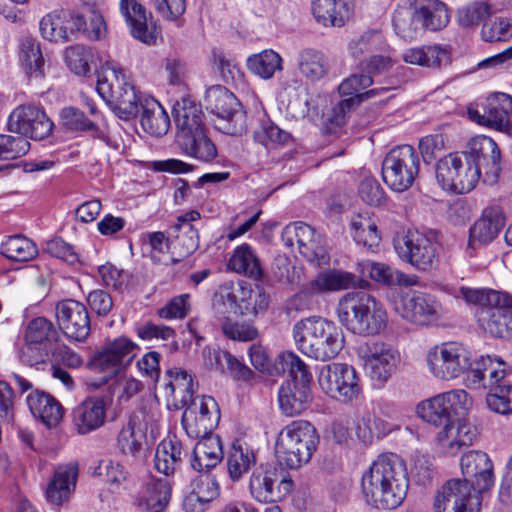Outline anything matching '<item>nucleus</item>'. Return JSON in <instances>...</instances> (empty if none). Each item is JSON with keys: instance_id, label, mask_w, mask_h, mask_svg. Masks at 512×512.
Instances as JSON below:
<instances>
[{"instance_id": "1", "label": "nucleus", "mask_w": 512, "mask_h": 512, "mask_svg": "<svg viewBox=\"0 0 512 512\" xmlns=\"http://www.w3.org/2000/svg\"><path fill=\"white\" fill-rule=\"evenodd\" d=\"M408 487L406 467L393 453L379 455L361 478L365 501L377 509L399 507L407 495Z\"/></svg>"}, {"instance_id": "2", "label": "nucleus", "mask_w": 512, "mask_h": 512, "mask_svg": "<svg viewBox=\"0 0 512 512\" xmlns=\"http://www.w3.org/2000/svg\"><path fill=\"white\" fill-rule=\"evenodd\" d=\"M336 315L347 331L361 337L378 336L388 325V314L383 304L365 291L343 294L338 299Z\"/></svg>"}, {"instance_id": "3", "label": "nucleus", "mask_w": 512, "mask_h": 512, "mask_svg": "<svg viewBox=\"0 0 512 512\" xmlns=\"http://www.w3.org/2000/svg\"><path fill=\"white\" fill-rule=\"evenodd\" d=\"M460 293L467 303L477 306L480 328L493 337L512 338V296L493 289L462 287Z\"/></svg>"}, {"instance_id": "4", "label": "nucleus", "mask_w": 512, "mask_h": 512, "mask_svg": "<svg viewBox=\"0 0 512 512\" xmlns=\"http://www.w3.org/2000/svg\"><path fill=\"white\" fill-rule=\"evenodd\" d=\"M293 338L302 354L319 361L335 358L345 343L342 329L334 322L318 316L296 322Z\"/></svg>"}, {"instance_id": "5", "label": "nucleus", "mask_w": 512, "mask_h": 512, "mask_svg": "<svg viewBox=\"0 0 512 512\" xmlns=\"http://www.w3.org/2000/svg\"><path fill=\"white\" fill-rule=\"evenodd\" d=\"M252 291L232 284L221 285L214 294L212 307L215 316L222 321L223 334L237 341H252L257 338L258 330L250 323L233 322L230 315L239 316L257 314L258 308L252 304Z\"/></svg>"}, {"instance_id": "6", "label": "nucleus", "mask_w": 512, "mask_h": 512, "mask_svg": "<svg viewBox=\"0 0 512 512\" xmlns=\"http://www.w3.org/2000/svg\"><path fill=\"white\" fill-rule=\"evenodd\" d=\"M449 21L447 6L440 0H408L396 7L392 17L395 32L405 40L414 39L421 29L439 31Z\"/></svg>"}, {"instance_id": "7", "label": "nucleus", "mask_w": 512, "mask_h": 512, "mask_svg": "<svg viewBox=\"0 0 512 512\" xmlns=\"http://www.w3.org/2000/svg\"><path fill=\"white\" fill-rule=\"evenodd\" d=\"M510 373L506 363L497 356H481L467 376V385L471 388L488 389L486 396L488 407L500 414L512 413V385L501 381Z\"/></svg>"}, {"instance_id": "8", "label": "nucleus", "mask_w": 512, "mask_h": 512, "mask_svg": "<svg viewBox=\"0 0 512 512\" xmlns=\"http://www.w3.org/2000/svg\"><path fill=\"white\" fill-rule=\"evenodd\" d=\"M278 360L283 370H288L290 379L283 384L278 393L280 410L289 417L301 414L310 406L312 375L307 365L294 352H282Z\"/></svg>"}, {"instance_id": "9", "label": "nucleus", "mask_w": 512, "mask_h": 512, "mask_svg": "<svg viewBox=\"0 0 512 512\" xmlns=\"http://www.w3.org/2000/svg\"><path fill=\"white\" fill-rule=\"evenodd\" d=\"M96 90L120 119L127 121L138 115L137 101L142 94L128 81L125 71L117 63L106 62L103 65Z\"/></svg>"}, {"instance_id": "10", "label": "nucleus", "mask_w": 512, "mask_h": 512, "mask_svg": "<svg viewBox=\"0 0 512 512\" xmlns=\"http://www.w3.org/2000/svg\"><path fill=\"white\" fill-rule=\"evenodd\" d=\"M320 441L316 428L306 420H294L278 434L275 452L279 462L289 469L308 463Z\"/></svg>"}, {"instance_id": "11", "label": "nucleus", "mask_w": 512, "mask_h": 512, "mask_svg": "<svg viewBox=\"0 0 512 512\" xmlns=\"http://www.w3.org/2000/svg\"><path fill=\"white\" fill-rule=\"evenodd\" d=\"M425 361L433 377L451 381L469 371L472 366V353L461 342L447 341L432 346L426 353Z\"/></svg>"}, {"instance_id": "12", "label": "nucleus", "mask_w": 512, "mask_h": 512, "mask_svg": "<svg viewBox=\"0 0 512 512\" xmlns=\"http://www.w3.org/2000/svg\"><path fill=\"white\" fill-rule=\"evenodd\" d=\"M472 406V397L464 389H454L420 402L416 412L423 421L441 428L454 422L452 412L464 414Z\"/></svg>"}, {"instance_id": "13", "label": "nucleus", "mask_w": 512, "mask_h": 512, "mask_svg": "<svg viewBox=\"0 0 512 512\" xmlns=\"http://www.w3.org/2000/svg\"><path fill=\"white\" fill-rule=\"evenodd\" d=\"M418 172V155L410 145L393 148L383 160L382 177L393 192L408 190L415 181Z\"/></svg>"}, {"instance_id": "14", "label": "nucleus", "mask_w": 512, "mask_h": 512, "mask_svg": "<svg viewBox=\"0 0 512 512\" xmlns=\"http://www.w3.org/2000/svg\"><path fill=\"white\" fill-rule=\"evenodd\" d=\"M440 245L433 234H424L418 230L394 239V249L399 258L421 271H427L438 262Z\"/></svg>"}, {"instance_id": "15", "label": "nucleus", "mask_w": 512, "mask_h": 512, "mask_svg": "<svg viewBox=\"0 0 512 512\" xmlns=\"http://www.w3.org/2000/svg\"><path fill=\"white\" fill-rule=\"evenodd\" d=\"M318 383L328 396L342 402L356 401L362 394V385L356 369L346 363H331L323 366Z\"/></svg>"}, {"instance_id": "16", "label": "nucleus", "mask_w": 512, "mask_h": 512, "mask_svg": "<svg viewBox=\"0 0 512 512\" xmlns=\"http://www.w3.org/2000/svg\"><path fill=\"white\" fill-rule=\"evenodd\" d=\"M364 369L372 382L383 387L399 368L402 357L399 349L385 341H372L362 354Z\"/></svg>"}, {"instance_id": "17", "label": "nucleus", "mask_w": 512, "mask_h": 512, "mask_svg": "<svg viewBox=\"0 0 512 512\" xmlns=\"http://www.w3.org/2000/svg\"><path fill=\"white\" fill-rule=\"evenodd\" d=\"M511 114L512 96L501 92L493 93L483 102L467 109L471 121L505 134H510L512 130Z\"/></svg>"}, {"instance_id": "18", "label": "nucleus", "mask_w": 512, "mask_h": 512, "mask_svg": "<svg viewBox=\"0 0 512 512\" xmlns=\"http://www.w3.org/2000/svg\"><path fill=\"white\" fill-rule=\"evenodd\" d=\"M294 488L291 478L282 476L277 469L260 465L249 477L251 497L262 504L276 503L285 499Z\"/></svg>"}, {"instance_id": "19", "label": "nucleus", "mask_w": 512, "mask_h": 512, "mask_svg": "<svg viewBox=\"0 0 512 512\" xmlns=\"http://www.w3.org/2000/svg\"><path fill=\"white\" fill-rule=\"evenodd\" d=\"M282 240L288 247L297 244L299 253L315 266L329 264V254L322 235L314 228L303 222H295L287 225L282 232Z\"/></svg>"}, {"instance_id": "20", "label": "nucleus", "mask_w": 512, "mask_h": 512, "mask_svg": "<svg viewBox=\"0 0 512 512\" xmlns=\"http://www.w3.org/2000/svg\"><path fill=\"white\" fill-rule=\"evenodd\" d=\"M394 310L402 319L426 326L440 318L441 304L430 294L410 291L399 295L394 302Z\"/></svg>"}, {"instance_id": "21", "label": "nucleus", "mask_w": 512, "mask_h": 512, "mask_svg": "<svg viewBox=\"0 0 512 512\" xmlns=\"http://www.w3.org/2000/svg\"><path fill=\"white\" fill-rule=\"evenodd\" d=\"M467 164L477 166L484 172V182L494 183L501 171V152L497 143L489 136L476 135L466 143L462 152Z\"/></svg>"}, {"instance_id": "22", "label": "nucleus", "mask_w": 512, "mask_h": 512, "mask_svg": "<svg viewBox=\"0 0 512 512\" xmlns=\"http://www.w3.org/2000/svg\"><path fill=\"white\" fill-rule=\"evenodd\" d=\"M481 496L461 479L448 480L434 499L435 512H479Z\"/></svg>"}, {"instance_id": "23", "label": "nucleus", "mask_w": 512, "mask_h": 512, "mask_svg": "<svg viewBox=\"0 0 512 512\" xmlns=\"http://www.w3.org/2000/svg\"><path fill=\"white\" fill-rule=\"evenodd\" d=\"M56 321L65 337L71 341H85L91 331V321L86 306L74 299L57 303Z\"/></svg>"}, {"instance_id": "24", "label": "nucleus", "mask_w": 512, "mask_h": 512, "mask_svg": "<svg viewBox=\"0 0 512 512\" xmlns=\"http://www.w3.org/2000/svg\"><path fill=\"white\" fill-rule=\"evenodd\" d=\"M7 125L11 132L34 140L48 137L53 130V122L46 113L32 105H22L14 109L8 118Z\"/></svg>"}, {"instance_id": "25", "label": "nucleus", "mask_w": 512, "mask_h": 512, "mask_svg": "<svg viewBox=\"0 0 512 512\" xmlns=\"http://www.w3.org/2000/svg\"><path fill=\"white\" fill-rule=\"evenodd\" d=\"M460 468L464 476L462 481L468 483L478 495L494 486L493 463L485 452L471 450L463 454Z\"/></svg>"}, {"instance_id": "26", "label": "nucleus", "mask_w": 512, "mask_h": 512, "mask_svg": "<svg viewBox=\"0 0 512 512\" xmlns=\"http://www.w3.org/2000/svg\"><path fill=\"white\" fill-rule=\"evenodd\" d=\"M139 346L125 336L108 340L103 348L91 359L90 366L97 371H116L120 366L130 364L139 351Z\"/></svg>"}, {"instance_id": "27", "label": "nucleus", "mask_w": 512, "mask_h": 512, "mask_svg": "<svg viewBox=\"0 0 512 512\" xmlns=\"http://www.w3.org/2000/svg\"><path fill=\"white\" fill-rule=\"evenodd\" d=\"M111 400L105 396L87 397L72 410V424L80 435L101 428L106 421Z\"/></svg>"}, {"instance_id": "28", "label": "nucleus", "mask_w": 512, "mask_h": 512, "mask_svg": "<svg viewBox=\"0 0 512 512\" xmlns=\"http://www.w3.org/2000/svg\"><path fill=\"white\" fill-rule=\"evenodd\" d=\"M171 489L167 478L148 475L134 496V504L143 512H163L169 505Z\"/></svg>"}, {"instance_id": "29", "label": "nucleus", "mask_w": 512, "mask_h": 512, "mask_svg": "<svg viewBox=\"0 0 512 512\" xmlns=\"http://www.w3.org/2000/svg\"><path fill=\"white\" fill-rule=\"evenodd\" d=\"M358 284L357 276L351 272L339 269H326L307 282L302 290L294 296L293 301L307 296L347 290L356 287Z\"/></svg>"}, {"instance_id": "30", "label": "nucleus", "mask_w": 512, "mask_h": 512, "mask_svg": "<svg viewBox=\"0 0 512 512\" xmlns=\"http://www.w3.org/2000/svg\"><path fill=\"white\" fill-rule=\"evenodd\" d=\"M159 389L166 398L167 405L181 409L190 404L193 398V378L180 367H172L164 373Z\"/></svg>"}, {"instance_id": "31", "label": "nucleus", "mask_w": 512, "mask_h": 512, "mask_svg": "<svg viewBox=\"0 0 512 512\" xmlns=\"http://www.w3.org/2000/svg\"><path fill=\"white\" fill-rule=\"evenodd\" d=\"M119 8L133 38L148 45L156 42V24L151 16L148 18L141 3L137 0H121Z\"/></svg>"}, {"instance_id": "32", "label": "nucleus", "mask_w": 512, "mask_h": 512, "mask_svg": "<svg viewBox=\"0 0 512 512\" xmlns=\"http://www.w3.org/2000/svg\"><path fill=\"white\" fill-rule=\"evenodd\" d=\"M356 271L383 286H415L419 283L416 275L405 274L384 262L363 259L356 263Z\"/></svg>"}, {"instance_id": "33", "label": "nucleus", "mask_w": 512, "mask_h": 512, "mask_svg": "<svg viewBox=\"0 0 512 512\" xmlns=\"http://www.w3.org/2000/svg\"><path fill=\"white\" fill-rule=\"evenodd\" d=\"M506 217L502 208L491 205L483 209L480 218L469 229L470 247L484 245L493 241L504 228Z\"/></svg>"}, {"instance_id": "34", "label": "nucleus", "mask_w": 512, "mask_h": 512, "mask_svg": "<svg viewBox=\"0 0 512 512\" xmlns=\"http://www.w3.org/2000/svg\"><path fill=\"white\" fill-rule=\"evenodd\" d=\"M77 479V464L68 463L58 466L46 487V500L55 506L67 504L75 491Z\"/></svg>"}, {"instance_id": "35", "label": "nucleus", "mask_w": 512, "mask_h": 512, "mask_svg": "<svg viewBox=\"0 0 512 512\" xmlns=\"http://www.w3.org/2000/svg\"><path fill=\"white\" fill-rule=\"evenodd\" d=\"M474 438L470 426L454 421L441 427L435 437V447L442 455L454 456L463 447L471 445Z\"/></svg>"}, {"instance_id": "36", "label": "nucleus", "mask_w": 512, "mask_h": 512, "mask_svg": "<svg viewBox=\"0 0 512 512\" xmlns=\"http://www.w3.org/2000/svg\"><path fill=\"white\" fill-rule=\"evenodd\" d=\"M73 13L65 10H53L45 14L39 22L41 36L55 43H66L74 36Z\"/></svg>"}, {"instance_id": "37", "label": "nucleus", "mask_w": 512, "mask_h": 512, "mask_svg": "<svg viewBox=\"0 0 512 512\" xmlns=\"http://www.w3.org/2000/svg\"><path fill=\"white\" fill-rule=\"evenodd\" d=\"M137 102L144 131L156 137L165 135L170 127V119L162 105L155 98L145 95Z\"/></svg>"}, {"instance_id": "38", "label": "nucleus", "mask_w": 512, "mask_h": 512, "mask_svg": "<svg viewBox=\"0 0 512 512\" xmlns=\"http://www.w3.org/2000/svg\"><path fill=\"white\" fill-rule=\"evenodd\" d=\"M26 402L33 416L48 428L56 427L60 423L63 407L53 396L35 390L27 396Z\"/></svg>"}, {"instance_id": "39", "label": "nucleus", "mask_w": 512, "mask_h": 512, "mask_svg": "<svg viewBox=\"0 0 512 512\" xmlns=\"http://www.w3.org/2000/svg\"><path fill=\"white\" fill-rule=\"evenodd\" d=\"M172 115L177 127L176 136H185L203 128L200 105L190 96H183L175 101Z\"/></svg>"}, {"instance_id": "40", "label": "nucleus", "mask_w": 512, "mask_h": 512, "mask_svg": "<svg viewBox=\"0 0 512 512\" xmlns=\"http://www.w3.org/2000/svg\"><path fill=\"white\" fill-rule=\"evenodd\" d=\"M176 141L185 155L203 163H210L217 157V148L203 128L185 136H176Z\"/></svg>"}, {"instance_id": "41", "label": "nucleus", "mask_w": 512, "mask_h": 512, "mask_svg": "<svg viewBox=\"0 0 512 512\" xmlns=\"http://www.w3.org/2000/svg\"><path fill=\"white\" fill-rule=\"evenodd\" d=\"M298 73L308 82H318L324 79L330 70L326 55L314 48H304L296 56Z\"/></svg>"}, {"instance_id": "42", "label": "nucleus", "mask_w": 512, "mask_h": 512, "mask_svg": "<svg viewBox=\"0 0 512 512\" xmlns=\"http://www.w3.org/2000/svg\"><path fill=\"white\" fill-rule=\"evenodd\" d=\"M223 458L220 437L211 434L200 438L192 452L191 466L196 471L214 468Z\"/></svg>"}, {"instance_id": "43", "label": "nucleus", "mask_w": 512, "mask_h": 512, "mask_svg": "<svg viewBox=\"0 0 512 512\" xmlns=\"http://www.w3.org/2000/svg\"><path fill=\"white\" fill-rule=\"evenodd\" d=\"M312 13L323 26L341 27L350 16V0H313Z\"/></svg>"}, {"instance_id": "44", "label": "nucleus", "mask_w": 512, "mask_h": 512, "mask_svg": "<svg viewBox=\"0 0 512 512\" xmlns=\"http://www.w3.org/2000/svg\"><path fill=\"white\" fill-rule=\"evenodd\" d=\"M227 266L230 270L255 280L263 276L261 260L256 250L247 243L233 250Z\"/></svg>"}, {"instance_id": "45", "label": "nucleus", "mask_w": 512, "mask_h": 512, "mask_svg": "<svg viewBox=\"0 0 512 512\" xmlns=\"http://www.w3.org/2000/svg\"><path fill=\"white\" fill-rule=\"evenodd\" d=\"M372 84L373 78L365 72L360 71L359 73L352 74L348 78L344 79L340 83L338 91L341 96L356 98L357 104H359L363 100L381 96L391 90L390 87H381L364 91Z\"/></svg>"}, {"instance_id": "46", "label": "nucleus", "mask_w": 512, "mask_h": 512, "mask_svg": "<svg viewBox=\"0 0 512 512\" xmlns=\"http://www.w3.org/2000/svg\"><path fill=\"white\" fill-rule=\"evenodd\" d=\"M60 120L65 130L89 132L92 137L109 145L110 139L107 133L97 125L95 120L87 118L81 110L74 107H65L60 112Z\"/></svg>"}, {"instance_id": "47", "label": "nucleus", "mask_w": 512, "mask_h": 512, "mask_svg": "<svg viewBox=\"0 0 512 512\" xmlns=\"http://www.w3.org/2000/svg\"><path fill=\"white\" fill-rule=\"evenodd\" d=\"M19 63L27 75L35 78L44 76L45 60L40 43L33 37H23L19 43Z\"/></svg>"}, {"instance_id": "48", "label": "nucleus", "mask_w": 512, "mask_h": 512, "mask_svg": "<svg viewBox=\"0 0 512 512\" xmlns=\"http://www.w3.org/2000/svg\"><path fill=\"white\" fill-rule=\"evenodd\" d=\"M182 455V443L176 437L165 438L156 448L154 467L158 472L169 476L181 463Z\"/></svg>"}, {"instance_id": "49", "label": "nucleus", "mask_w": 512, "mask_h": 512, "mask_svg": "<svg viewBox=\"0 0 512 512\" xmlns=\"http://www.w3.org/2000/svg\"><path fill=\"white\" fill-rule=\"evenodd\" d=\"M403 60L413 65L437 68L449 62L450 54L439 45H426L406 50L403 54Z\"/></svg>"}, {"instance_id": "50", "label": "nucleus", "mask_w": 512, "mask_h": 512, "mask_svg": "<svg viewBox=\"0 0 512 512\" xmlns=\"http://www.w3.org/2000/svg\"><path fill=\"white\" fill-rule=\"evenodd\" d=\"M204 105L208 111L216 115L219 120L227 117L240 103L232 92L221 85H214L206 90Z\"/></svg>"}, {"instance_id": "51", "label": "nucleus", "mask_w": 512, "mask_h": 512, "mask_svg": "<svg viewBox=\"0 0 512 512\" xmlns=\"http://www.w3.org/2000/svg\"><path fill=\"white\" fill-rule=\"evenodd\" d=\"M248 70L263 80L271 79L283 70V58L273 49H265L250 55L246 60Z\"/></svg>"}, {"instance_id": "52", "label": "nucleus", "mask_w": 512, "mask_h": 512, "mask_svg": "<svg viewBox=\"0 0 512 512\" xmlns=\"http://www.w3.org/2000/svg\"><path fill=\"white\" fill-rule=\"evenodd\" d=\"M256 463L252 449L236 441L227 456V471L232 481H239Z\"/></svg>"}, {"instance_id": "53", "label": "nucleus", "mask_w": 512, "mask_h": 512, "mask_svg": "<svg viewBox=\"0 0 512 512\" xmlns=\"http://www.w3.org/2000/svg\"><path fill=\"white\" fill-rule=\"evenodd\" d=\"M352 237L357 244L374 251L378 247L381 236L376 222L367 214L354 216L350 223Z\"/></svg>"}, {"instance_id": "54", "label": "nucleus", "mask_w": 512, "mask_h": 512, "mask_svg": "<svg viewBox=\"0 0 512 512\" xmlns=\"http://www.w3.org/2000/svg\"><path fill=\"white\" fill-rule=\"evenodd\" d=\"M59 340V333L53 323L44 318L37 317L32 319L25 330V341L31 344L42 345L54 349Z\"/></svg>"}, {"instance_id": "55", "label": "nucleus", "mask_w": 512, "mask_h": 512, "mask_svg": "<svg viewBox=\"0 0 512 512\" xmlns=\"http://www.w3.org/2000/svg\"><path fill=\"white\" fill-rule=\"evenodd\" d=\"M348 49L352 57L359 58L366 53L387 52L389 45L380 30L370 29L352 39Z\"/></svg>"}, {"instance_id": "56", "label": "nucleus", "mask_w": 512, "mask_h": 512, "mask_svg": "<svg viewBox=\"0 0 512 512\" xmlns=\"http://www.w3.org/2000/svg\"><path fill=\"white\" fill-rule=\"evenodd\" d=\"M253 139L266 148H276L289 144L292 141V135L265 118L260 120L259 125L254 129Z\"/></svg>"}, {"instance_id": "57", "label": "nucleus", "mask_w": 512, "mask_h": 512, "mask_svg": "<svg viewBox=\"0 0 512 512\" xmlns=\"http://www.w3.org/2000/svg\"><path fill=\"white\" fill-rule=\"evenodd\" d=\"M398 428V423L376 415H366L360 419L356 433L359 439L368 443L372 442L375 437L382 438Z\"/></svg>"}, {"instance_id": "58", "label": "nucleus", "mask_w": 512, "mask_h": 512, "mask_svg": "<svg viewBox=\"0 0 512 512\" xmlns=\"http://www.w3.org/2000/svg\"><path fill=\"white\" fill-rule=\"evenodd\" d=\"M74 34L81 32L90 40L101 39L106 32L103 16L95 10L89 9L85 13L73 14Z\"/></svg>"}, {"instance_id": "59", "label": "nucleus", "mask_w": 512, "mask_h": 512, "mask_svg": "<svg viewBox=\"0 0 512 512\" xmlns=\"http://www.w3.org/2000/svg\"><path fill=\"white\" fill-rule=\"evenodd\" d=\"M463 172V161L458 154H449L436 166V179L442 190L454 192L458 177Z\"/></svg>"}, {"instance_id": "60", "label": "nucleus", "mask_w": 512, "mask_h": 512, "mask_svg": "<svg viewBox=\"0 0 512 512\" xmlns=\"http://www.w3.org/2000/svg\"><path fill=\"white\" fill-rule=\"evenodd\" d=\"M38 253L35 243L22 235H13L1 243V254L6 258L26 262L32 260Z\"/></svg>"}, {"instance_id": "61", "label": "nucleus", "mask_w": 512, "mask_h": 512, "mask_svg": "<svg viewBox=\"0 0 512 512\" xmlns=\"http://www.w3.org/2000/svg\"><path fill=\"white\" fill-rule=\"evenodd\" d=\"M199 218L200 213L196 210H191L177 217L175 229L183 234L177 235L176 237L184 246L186 254L192 253L198 247V232L191 223Z\"/></svg>"}, {"instance_id": "62", "label": "nucleus", "mask_w": 512, "mask_h": 512, "mask_svg": "<svg viewBox=\"0 0 512 512\" xmlns=\"http://www.w3.org/2000/svg\"><path fill=\"white\" fill-rule=\"evenodd\" d=\"M493 13L487 1H474L458 10V22L463 27H475Z\"/></svg>"}, {"instance_id": "63", "label": "nucleus", "mask_w": 512, "mask_h": 512, "mask_svg": "<svg viewBox=\"0 0 512 512\" xmlns=\"http://www.w3.org/2000/svg\"><path fill=\"white\" fill-rule=\"evenodd\" d=\"M182 426L190 438L197 439L213 434L212 431L217 423L199 416L193 410H185L182 415Z\"/></svg>"}, {"instance_id": "64", "label": "nucleus", "mask_w": 512, "mask_h": 512, "mask_svg": "<svg viewBox=\"0 0 512 512\" xmlns=\"http://www.w3.org/2000/svg\"><path fill=\"white\" fill-rule=\"evenodd\" d=\"M482 39L486 42H506L512 38V19L498 16L485 22L481 30Z\"/></svg>"}]
</instances>
